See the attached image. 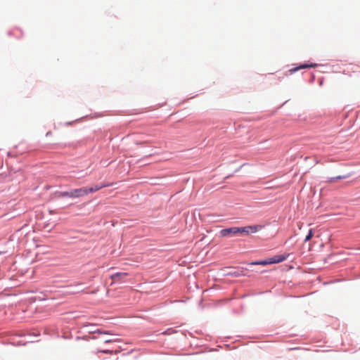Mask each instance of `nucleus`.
<instances>
[{"label":"nucleus","mask_w":360,"mask_h":360,"mask_svg":"<svg viewBox=\"0 0 360 360\" xmlns=\"http://www.w3.org/2000/svg\"><path fill=\"white\" fill-rule=\"evenodd\" d=\"M263 228L261 225L247 226L244 227H231L224 229L220 231V235L226 237L229 235H249L250 233H256Z\"/></svg>","instance_id":"nucleus-1"},{"label":"nucleus","mask_w":360,"mask_h":360,"mask_svg":"<svg viewBox=\"0 0 360 360\" xmlns=\"http://www.w3.org/2000/svg\"><path fill=\"white\" fill-rule=\"evenodd\" d=\"M86 195V190L85 188H80L77 189H73L70 191H60L58 193V196L60 198H81Z\"/></svg>","instance_id":"nucleus-2"},{"label":"nucleus","mask_w":360,"mask_h":360,"mask_svg":"<svg viewBox=\"0 0 360 360\" xmlns=\"http://www.w3.org/2000/svg\"><path fill=\"white\" fill-rule=\"evenodd\" d=\"M289 254H284L281 255H275L274 257L271 258H269L266 260L260 261V262H255L252 263V264H261V265H267L271 264H276L282 262L287 259L288 257Z\"/></svg>","instance_id":"nucleus-3"},{"label":"nucleus","mask_w":360,"mask_h":360,"mask_svg":"<svg viewBox=\"0 0 360 360\" xmlns=\"http://www.w3.org/2000/svg\"><path fill=\"white\" fill-rule=\"evenodd\" d=\"M128 275H129V274L127 272H118V273L111 275L110 277L112 279V283H113L122 281L127 276H128Z\"/></svg>","instance_id":"nucleus-4"},{"label":"nucleus","mask_w":360,"mask_h":360,"mask_svg":"<svg viewBox=\"0 0 360 360\" xmlns=\"http://www.w3.org/2000/svg\"><path fill=\"white\" fill-rule=\"evenodd\" d=\"M110 186V184H101V185H96V186H91L90 188L84 187L85 190H86V195L87 194H89V193H94L96 191H99L100 189H101L103 188L108 187Z\"/></svg>","instance_id":"nucleus-5"},{"label":"nucleus","mask_w":360,"mask_h":360,"mask_svg":"<svg viewBox=\"0 0 360 360\" xmlns=\"http://www.w3.org/2000/svg\"><path fill=\"white\" fill-rule=\"evenodd\" d=\"M317 65H318L316 63L304 64V65H302L297 67L294 69H291L290 71L291 72H295L301 69L309 68H315V67H317Z\"/></svg>","instance_id":"nucleus-6"},{"label":"nucleus","mask_w":360,"mask_h":360,"mask_svg":"<svg viewBox=\"0 0 360 360\" xmlns=\"http://www.w3.org/2000/svg\"><path fill=\"white\" fill-rule=\"evenodd\" d=\"M345 176H335V177L330 178L328 181L330 182V183H333V182H335L337 180L342 179H345Z\"/></svg>","instance_id":"nucleus-7"},{"label":"nucleus","mask_w":360,"mask_h":360,"mask_svg":"<svg viewBox=\"0 0 360 360\" xmlns=\"http://www.w3.org/2000/svg\"><path fill=\"white\" fill-rule=\"evenodd\" d=\"M312 237H313V231H312V229H310L304 239V241L307 242V241L310 240Z\"/></svg>","instance_id":"nucleus-8"},{"label":"nucleus","mask_w":360,"mask_h":360,"mask_svg":"<svg viewBox=\"0 0 360 360\" xmlns=\"http://www.w3.org/2000/svg\"><path fill=\"white\" fill-rule=\"evenodd\" d=\"M102 352H103V353H110V350H103V351H102Z\"/></svg>","instance_id":"nucleus-9"},{"label":"nucleus","mask_w":360,"mask_h":360,"mask_svg":"<svg viewBox=\"0 0 360 360\" xmlns=\"http://www.w3.org/2000/svg\"><path fill=\"white\" fill-rule=\"evenodd\" d=\"M105 342H111V340H106Z\"/></svg>","instance_id":"nucleus-10"}]
</instances>
